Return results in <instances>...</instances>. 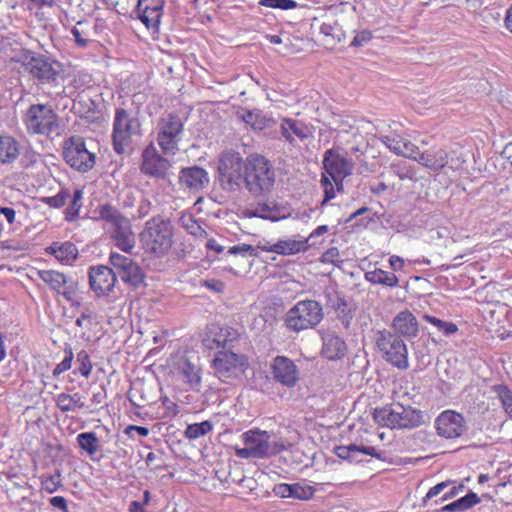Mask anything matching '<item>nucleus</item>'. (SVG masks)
<instances>
[{
	"mask_svg": "<svg viewBox=\"0 0 512 512\" xmlns=\"http://www.w3.org/2000/svg\"><path fill=\"white\" fill-rule=\"evenodd\" d=\"M164 0H138L137 15L148 28H157L163 14Z\"/></svg>",
	"mask_w": 512,
	"mask_h": 512,
	"instance_id": "24",
	"label": "nucleus"
},
{
	"mask_svg": "<svg viewBox=\"0 0 512 512\" xmlns=\"http://www.w3.org/2000/svg\"><path fill=\"white\" fill-rule=\"evenodd\" d=\"M322 163L321 185L324 190V204L335 198L336 191L343 188V180L352 174L353 163L334 149L325 151Z\"/></svg>",
	"mask_w": 512,
	"mask_h": 512,
	"instance_id": "1",
	"label": "nucleus"
},
{
	"mask_svg": "<svg viewBox=\"0 0 512 512\" xmlns=\"http://www.w3.org/2000/svg\"><path fill=\"white\" fill-rule=\"evenodd\" d=\"M239 118L247 125L256 130H263L271 126L273 120L266 117L260 110H242L238 113Z\"/></svg>",
	"mask_w": 512,
	"mask_h": 512,
	"instance_id": "34",
	"label": "nucleus"
},
{
	"mask_svg": "<svg viewBox=\"0 0 512 512\" xmlns=\"http://www.w3.org/2000/svg\"><path fill=\"white\" fill-rule=\"evenodd\" d=\"M179 180L187 188L199 191L209 183V176L205 169L194 166L182 169Z\"/></svg>",
	"mask_w": 512,
	"mask_h": 512,
	"instance_id": "26",
	"label": "nucleus"
},
{
	"mask_svg": "<svg viewBox=\"0 0 512 512\" xmlns=\"http://www.w3.org/2000/svg\"><path fill=\"white\" fill-rule=\"evenodd\" d=\"M273 253L289 256L307 250V241L303 237L299 239H283L274 243Z\"/></svg>",
	"mask_w": 512,
	"mask_h": 512,
	"instance_id": "33",
	"label": "nucleus"
},
{
	"mask_svg": "<svg viewBox=\"0 0 512 512\" xmlns=\"http://www.w3.org/2000/svg\"><path fill=\"white\" fill-rule=\"evenodd\" d=\"M373 339L378 351L387 362L401 370L409 367L407 346L398 335L382 329L374 332Z\"/></svg>",
	"mask_w": 512,
	"mask_h": 512,
	"instance_id": "7",
	"label": "nucleus"
},
{
	"mask_svg": "<svg viewBox=\"0 0 512 512\" xmlns=\"http://www.w3.org/2000/svg\"><path fill=\"white\" fill-rule=\"evenodd\" d=\"M202 285L216 293H222L225 288L224 282L218 279H206Z\"/></svg>",
	"mask_w": 512,
	"mask_h": 512,
	"instance_id": "61",
	"label": "nucleus"
},
{
	"mask_svg": "<svg viewBox=\"0 0 512 512\" xmlns=\"http://www.w3.org/2000/svg\"><path fill=\"white\" fill-rule=\"evenodd\" d=\"M64 352H65L64 359L60 363H58L53 370L54 376H59L60 374H62L63 372H65L71 368L72 361L74 358L72 348L71 347L66 348L64 350Z\"/></svg>",
	"mask_w": 512,
	"mask_h": 512,
	"instance_id": "54",
	"label": "nucleus"
},
{
	"mask_svg": "<svg viewBox=\"0 0 512 512\" xmlns=\"http://www.w3.org/2000/svg\"><path fill=\"white\" fill-rule=\"evenodd\" d=\"M391 169L393 173L400 179V180H411V181H417V171L415 167H413L410 164H407L406 162H398L396 164H393L391 166Z\"/></svg>",
	"mask_w": 512,
	"mask_h": 512,
	"instance_id": "45",
	"label": "nucleus"
},
{
	"mask_svg": "<svg viewBox=\"0 0 512 512\" xmlns=\"http://www.w3.org/2000/svg\"><path fill=\"white\" fill-rule=\"evenodd\" d=\"M143 135L138 113L116 108L113 119L112 144L114 151L124 154Z\"/></svg>",
	"mask_w": 512,
	"mask_h": 512,
	"instance_id": "4",
	"label": "nucleus"
},
{
	"mask_svg": "<svg viewBox=\"0 0 512 512\" xmlns=\"http://www.w3.org/2000/svg\"><path fill=\"white\" fill-rule=\"evenodd\" d=\"M63 156L72 168L86 172L95 164V156L86 148L83 138L71 137L64 144Z\"/></svg>",
	"mask_w": 512,
	"mask_h": 512,
	"instance_id": "13",
	"label": "nucleus"
},
{
	"mask_svg": "<svg viewBox=\"0 0 512 512\" xmlns=\"http://www.w3.org/2000/svg\"><path fill=\"white\" fill-rule=\"evenodd\" d=\"M423 319L432 324L437 328L439 332H441L444 336H450L458 332V327L453 322L443 321L437 317L425 314Z\"/></svg>",
	"mask_w": 512,
	"mask_h": 512,
	"instance_id": "44",
	"label": "nucleus"
},
{
	"mask_svg": "<svg viewBox=\"0 0 512 512\" xmlns=\"http://www.w3.org/2000/svg\"><path fill=\"white\" fill-rule=\"evenodd\" d=\"M280 130L282 136L290 143L296 139L303 141L310 136V130L303 122L291 118L282 120Z\"/></svg>",
	"mask_w": 512,
	"mask_h": 512,
	"instance_id": "30",
	"label": "nucleus"
},
{
	"mask_svg": "<svg viewBox=\"0 0 512 512\" xmlns=\"http://www.w3.org/2000/svg\"><path fill=\"white\" fill-rule=\"evenodd\" d=\"M97 213L115 245L125 253H130L135 247L136 239L129 219L110 204L99 205Z\"/></svg>",
	"mask_w": 512,
	"mask_h": 512,
	"instance_id": "3",
	"label": "nucleus"
},
{
	"mask_svg": "<svg viewBox=\"0 0 512 512\" xmlns=\"http://www.w3.org/2000/svg\"><path fill=\"white\" fill-rule=\"evenodd\" d=\"M373 418L381 426L396 429L395 405L375 409Z\"/></svg>",
	"mask_w": 512,
	"mask_h": 512,
	"instance_id": "39",
	"label": "nucleus"
},
{
	"mask_svg": "<svg viewBox=\"0 0 512 512\" xmlns=\"http://www.w3.org/2000/svg\"><path fill=\"white\" fill-rule=\"evenodd\" d=\"M76 361L79 364L78 371L79 373L88 378L92 371V363L90 360V356L85 350H81L77 353Z\"/></svg>",
	"mask_w": 512,
	"mask_h": 512,
	"instance_id": "52",
	"label": "nucleus"
},
{
	"mask_svg": "<svg viewBox=\"0 0 512 512\" xmlns=\"http://www.w3.org/2000/svg\"><path fill=\"white\" fill-rule=\"evenodd\" d=\"M243 447L235 446V454L242 459H263L276 455L289 446L288 441L279 439L271 440L267 431L250 429L241 435Z\"/></svg>",
	"mask_w": 512,
	"mask_h": 512,
	"instance_id": "2",
	"label": "nucleus"
},
{
	"mask_svg": "<svg viewBox=\"0 0 512 512\" xmlns=\"http://www.w3.org/2000/svg\"><path fill=\"white\" fill-rule=\"evenodd\" d=\"M392 327L407 338L416 337L419 331L418 321L409 310L399 312L392 321Z\"/></svg>",
	"mask_w": 512,
	"mask_h": 512,
	"instance_id": "28",
	"label": "nucleus"
},
{
	"mask_svg": "<svg viewBox=\"0 0 512 512\" xmlns=\"http://www.w3.org/2000/svg\"><path fill=\"white\" fill-rule=\"evenodd\" d=\"M23 123L27 133L31 135L49 136L59 127L57 114L45 104L31 105L23 116Z\"/></svg>",
	"mask_w": 512,
	"mask_h": 512,
	"instance_id": "10",
	"label": "nucleus"
},
{
	"mask_svg": "<svg viewBox=\"0 0 512 512\" xmlns=\"http://www.w3.org/2000/svg\"><path fill=\"white\" fill-rule=\"evenodd\" d=\"M493 393H495L496 397L501 402L503 409L512 414V392L505 385H494L491 387Z\"/></svg>",
	"mask_w": 512,
	"mask_h": 512,
	"instance_id": "46",
	"label": "nucleus"
},
{
	"mask_svg": "<svg viewBox=\"0 0 512 512\" xmlns=\"http://www.w3.org/2000/svg\"><path fill=\"white\" fill-rule=\"evenodd\" d=\"M141 160L140 170L143 174L156 178H166L171 167L170 161L157 151L153 143H150L142 151Z\"/></svg>",
	"mask_w": 512,
	"mask_h": 512,
	"instance_id": "15",
	"label": "nucleus"
},
{
	"mask_svg": "<svg viewBox=\"0 0 512 512\" xmlns=\"http://www.w3.org/2000/svg\"><path fill=\"white\" fill-rule=\"evenodd\" d=\"M323 319L321 305L314 300L297 302L285 316L286 327L294 332L314 328Z\"/></svg>",
	"mask_w": 512,
	"mask_h": 512,
	"instance_id": "9",
	"label": "nucleus"
},
{
	"mask_svg": "<svg viewBox=\"0 0 512 512\" xmlns=\"http://www.w3.org/2000/svg\"><path fill=\"white\" fill-rule=\"evenodd\" d=\"M372 39V33L369 30H362L358 32L351 42L353 47H361L367 44Z\"/></svg>",
	"mask_w": 512,
	"mask_h": 512,
	"instance_id": "58",
	"label": "nucleus"
},
{
	"mask_svg": "<svg viewBox=\"0 0 512 512\" xmlns=\"http://www.w3.org/2000/svg\"><path fill=\"white\" fill-rule=\"evenodd\" d=\"M56 406L62 412H73L78 408L85 406L84 397L79 393L74 394L60 393L55 398Z\"/></svg>",
	"mask_w": 512,
	"mask_h": 512,
	"instance_id": "35",
	"label": "nucleus"
},
{
	"mask_svg": "<svg viewBox=\"0 0 512 512\" xmlns=\"http://www.w3.org/2000/svg\"><path fill=\"white\" fill-rule=\"evenodd\" d=\"M359 446L355 444H350L348 446H339L336 447L335 453L336 455L345 460H349L351 462H360L361 460L358 458L359 456Z\"/></svg>",
	"mask_w": 512,
	"mask_h": 512,
	"instance_id": "50",
	"label": "nucleus"
},
{
	"mask_svg": "<svg viewBox=\"0 0 512 512\" xmlns=\"http://www.w3.org/2000/svg\"><path fill=\"white\" fill-rule=\"evenodd\" d=\"M329 231V227L327 225H320L316 229H314L308 237L304 238V241H307V249L309 247H315L322 243V241H318L317 238L326 234Z\"/></svg>",
	"mask_w": 512,
	"mask_h": 512,
	"instance_id": "56",
	"label": "nucleus"
},
{
	"mask_svg": "<svg viewBox=\"0 0 512 512\" xmlns=\"http://www.w3.org/2000/svg\"><path fill=\"white\" fill-rule=\"evenodd\" d=\"M3 215L9 224H13L16 220V212L10 207H0V216Z\"/></svg>",
	"mask_w": 512,
	"mask_h": 512,
	"instance_id": "64",
	"label": "nucleus"
},
{
	"mask_svg": "<svg viewBox=\"0 0 512 512\" xmlns=\"http://www.w3.org/2000/svg\"><path fill=\"white\" fill-rule=\"evenodd\" d=\"M248 216L258 217L265 220L279 221L285 218L281 210L273 204L261 203L253 209L247 211Z\"/></svg>",
	"mask_w": 512,
	"mask_h": 512,
	"instance_id": "36",
	"label": "nucleus"
},
{
	"mask_svg": "<svg viewBox=\"0 0 512 512\" xmlns=\"http://www.w3.org/2000/svg\"><path fill=\"white\" fill-rule=\"evenodd\" d=\"M274 184L275 172L269 160L259 154L247 157L243 186L254 196H264Z\"/></svg>",
	"mask_w": 512,
	"mask_h": 512,
	"instance_id": "5",
	"label": "nucleus"
},
{
	"mask_svg": "<svg viewBox=\"0 0 512 512\" xmlns=\"http://www.w3.org/2000/svg\"><path fill=\"white\" fill-rule=\"evenodd\" d=\"M259 5L273 9L292 10L298 6V3L294 0H260Z\"/></svg>",
	"mask_w": 512,
	"mask_h": 512,
	"instance_id": "53",
	"label": "nucleus"
},
{
	"mask_svg": "<svg viewBox=\"0 0 512 512\" xmlns=\"http://www.w3.org/2000/svg\"><path fill=\"white\" fill-rule=\"evenodd\" d=\"M109 262L125 283L138 286L143 281L142 271L132 258L112 251Z\"/></svg>",
	"mask_w": 512,
	"mask_h": 512,
	"instance_id": "18",
	"label": "nucleus"
},
{
	"mask_svg": "<svg viewBox=\"0 0 512 512\" xmlns=\"http://www.w3.org/2000/svg\"><path fill=\"white\" fill-rule=\"evenodd\" d=\"M117 276L113 269L100 265L89 270V283L97 296L108 295L115 287Z\"/></svg>",
	"mask_w": 512,
	"mask_h": 512,
	"instance_id": "19",
	"label": "nucleus"
},
{
	"mask_svg": "<svg viewBox=\"0 0 512 512\" xmlns=\"http://www.w3.org/2000/svg\"><path fill=\"white\" fill-rule=\"evenodd\" d=\"M380 141L394 154L411 158L415 152V144L399 135H381Z\"/></svg>",
	"mask_w": 512,
	"mask_h": 512,
	"instance_id": "31",
	"label": "nucleus"
},
{
	"mask_svg": "<svg viewBox=\"0 0 512 512\" xmlns=\"http://www.w3.org/2000/svg\"><path fill=\"white\" fill-rule=\"evenodd\" d=\"M41 489L46 491L47 493L56 492L61 486V473L57 470L54 474L51 475H41L40 476Z\"/></svg>",
	"mask_w": 512,
	"mask_h": 512,
	"instance_id": "47",
	"label": "nucleus"
},
{
	"mask_svg": "<svg viewBox=\"0 0 512 512\" xmlns=\"http://www.w3.org/2000/svg\"><path fill=\"white\" fill-rule=\"evenodd\" d=\"M480 502V498L474 492H469L464 497H461L452 503L443 506L440 512H462L470 509Z\"/></svg>",
	"mask_w": 512,
	"mask_h": 512,
	"instance_id": "37",
	"label": "nucleus"
},
{
	"mask_svg": "<svg viewBox=\"0 0 512 512\" xmlns=\"http://www.w3.org/2000/svg\"><path fill=\"white\" fill-rule=\"evenodd\" d=\"M24 65L26 70L42 82L55 80L57 72L52 64L42 56H35L30 52L24 54Z\"/></svg>",
	"mask_w": 512,
	"mask_h": 512,
	"instance_id": "23",
	"label": "nucleus"
},
{
	"mask_svg": "<svg viewBox=\"0 0 512 512\" xmlns=\"http://www.w3.org/2000/svg\"><path fill=\"white\" fill-rule=\"evenodd\" d=\"M70 198V192L67 189H61L55 196L44 197L42 202L52 208L63 207Z\"/></svg>",
	"mask_w": 512,
	"mask_h": 512,
	"instance_id": "51",
	"label": "nucleus"
},
{
	"mask_svg": "<svg viewBox=\"0 0 512 512\" xmlns=\"http://www.w3.org/2000/svg\"><path fill=\"white\" fill-rule=\"evenodd\" d=\"M322 354L329 360H338L344 357L347 346L344 340L334 332H325L322 335Z\"/></svg>",
	"mask_w": 512,
	"mask_h": 512,
	"instance_id": "27",
	"label": "nucleus"
},
{
	"mask_svg": "<svg viewBox=\"0 0 512 512\" xmlns=\"http://www.w3.org/2000/svg\"><path fill=\"white\" fill-rule=\"evenodd\" d=\"M247 366L248 360L245 355L229 350L219 351L213 360V367L220 379L243 372Z\"/></svg>",
	"mask_w": 512,
	"mask_h": 512,
	"instance_id": "14",
	"label": "nucleus"
},
{
	"mask_svg": "<svg viewBox=\"0 0 512 512\" xmlns=\"http://www.w3.org/2000/svg\"><path fill=\"white\" fill-rule=\"evenodd\" d=\"M396 429H413L423 424V415L420 410L411 406L395 404Z\"/></svg>",
	"mask_w": 512,
	"mask_h": 512,
	"instance_id": "25",
	"label": "nucleus"
},
{
	"mask_svg": "<svg viewBox=\"0 0 512 512\" xmlns=\"http://www.w3.org/2000/svg\"><path fill=\"white\" fill-rule=\"evenodd\" d=\"M79 447L92 456L99 450V439L94 432H84L77 435Z\"/></svg>",
	"mask_w": 512,
	"mask_h": 512,
	"instance_id": "40",
	"label": "nucleus"
},
{
	"mask_svg": "<svg viewBox=\"0 0 512 512\" xmlns=\"http://www.w3.org/2000/svg\"><path fill=\"white\" fill-rule=\"evenodd\" d=\"M319 29L321 34L327 37H332L334 39L337 38L338 40H340V28L336 21L324 22L321 24Z\"/></svg>",
	"mask_w": 512,
	"mask_h": 512,
	"instance_id": "57",
	"label": "nucleus"
},
{
	"mask_svg": "<svg viewBox=\"0 0 512 512\" xmlns=\"http://www.w3.org/2000/svg\"><path fill=\"white\" fill-rule=\"evenodd\" d=\"M140 241L146 253L162 257L173 244V229L169 221L161 217H153L145 223L140 233Z\"/></svg>",
	"mask_w": 512,
	"mask_h": 512,
	"instance_id": "6",
	"label": "nucleus"
},
{
	"mask_svg": "<svg viewBox=\"0 0 512 512\" xmlns=\"http://www.w3.org/2000/svg\"><path fill=\"white\" fill-rule=\"evenodd\" d=\"M170 373L174 381L180 384L184 391L199 392L201 390L202 369L187 357L181 356L175 359Z\"/></svg>",
	"mask_w": 512,
	"mask_h": 512,
	"instance_id": "12",
	"label": "nucleus"
},
{
	"mask_svg": "<svg viewBox=\"0 0 512 512\" xmlns=\"http://www.w3.org/2000/svg\"><path fill=\"white\" fill-rule=\"evenodd\" d=\"M156 131V140L163 154L176 155L184 132V123L181 118L174 114L161 117Z\"/></svg>",
	"mask_w": 512,
	"mask_h": 512,
	"instance_id": "11",
	"label": "nucleus"
},
{
	"mask_svg": "<svg viewBox=\"0 0 512 512\" xmlns=\"http://www.w3.org/2000/svg\"><path fill=\"white\" fill-rule=\"evenodd\" d=\"M290 484L288 483H280L277 484L273 491L276 496L281 498H290Z\"/></svg>",
	"mask_w": 512,
	"mask_h": 512,
	"instance_id": "63",
	"label": "nucleus"
},
{
	"mask_svg": "<svg viewBox=\"0 0 512 512\" xmlns=\"http://www.w3.org/2000/svg\"><path fill=\"white\" fill-rule=\"evenodd\" d=\"M46 254L53 255L60 263L64 265L72 264L77 256L78 249L72 242H53L45 248Z\"/></svg>",
	"mask_w": 512,
	"mask_h": 512,
	"instance_id": "29",
	"label": "nucleus"
},
{
	"mask_svg": "<svg viewBox=\"0 0 512 512\" xmlns=\"http://www.w3.org/2000/svg\"><path fill=\"white\" fill-rule=\"evenodd\" d=\"M71 201L66 209V220L73 221L75 220L80 213V210L83 205V191L82 189H76L71 196Z\"/></svg>",
	"mask_w": 512,
	"mask_h": 512,
	"instance_id": "42",
	"label": "nucleus"
},
{
	"mask_svg": "<svg viewBox=\"0 0 512 512\" xmlns=\"http://www.w3.org/2000/svg\"><path fill=\"white\" fill-rule=\"evenodd\" d=\"M410 159L418 162L430 171H440L448 164V152L440 146L431 147L423 152L415 146V152Z\"/></svg>",
	"mask_w": 512,
	"mask_h": 512,
	"instance_id": "21",
	"label": "nucleus"
},
{
	"mask_svg": "<svg viewBox=\"0 0 512 512\" xmlns=\"http://www.w3.org/2000/svg\"><path fill=\"white\" fill-rule=\"evenodd\" d=\"M365 278L372 284L384 285L387 287L398 286V277L391 272L384 271L382 269H375L365 274Z\"/></svg>",
	"mask_w": 512,
	"mask_h": 512,
	"instance_id": "38",
	"label": "nucleus"
},
{
	"mask_svg": "<svg viewBox=\"0 0 512 512\" xmlns=\"http://www.w3.org/2000/svg\"><path fill=\"white\" fill-rule=\"evenodd\" d=\"M437 434L445 439L459 438L466 430L464 417L453 410H445L435 420Z\"/></svg>",
	"mask_w": 512,
	"mask_h": 512,
	"instance_id": "17",
	"label": "nucleus"
},
{
	"mask_svg": "<svg viewBox=\"0 0 512 512\" xmlns=\"http://www.w3.org/2000/svg\"><path fill=\"white\" fill-rule=\"evenodd\" d=\"M237 337V331L230 327L212 326L206 332L203 344L210 350L228 349L233 346L232 343L237 340Z\"/></svg>",
	"mask_w": 512,
	"mask_h": 512,
	"instance_id": "22",
	"label": "nucleus"
},
{
	"mask_svg": "<svg viewBox=\"0 0 512 512\" xmlns=\"http://www.w3.org/2000/svg\"><path fill=\"white\" fill-rule=\"evenodd\" d=\"M228 253L231 255H241L242 257L257 256L256 249L249 244H239L229 248Z\"/></svg>",
	"mask_w": 512,
	"mask_h": 512,
	"instance_id": "55",
	"label": "nucleus"
},
{
	"mask_svg": "<svg viewBox=\"0 0 512 512\" xmlns=\"http://www.w3.org/2000/svg\"><path fill=\"white\" fill-rule=\"evenodd\" d=\"M334 307L337 318L341 321L345 329H349L354 317L352 308L342 298L337 299V304Z\"/></svg>",
	"mask_w": 512,
	"mask_h": 512,
	"instance_id": "41",
	"label": "nucleus"
},
{
	"mask_svg": "<svg viewBox=\"0 0 512 512\" xmlns=\"http://www.w3.org/2000/svg\"><path fill=\"white\" fill-rule=\"evenodd\" d=\"M20 155V144L11 135H0V164H12Z\"/></svg>",
	"mask_w": 512,
	"mask_h": 512,
	"instance_id": "32",
	"label": "nucleus"
},
{
	"mask_svg": "<svg viewBox=\"0 0 512 512\" xmlns=\"http://www.w3.org/2000/svg\"><path fill=\"white\" fill-rule=\"evenodd\" d=\"M322 262L328 264H336L341 262L340 252L336 247L329 248L322 255Z\"/></svg>",
	"mask_w": 512,
	"mask_h": 512,
	"instance_id": "59",
	"label": "nucleus"
},
{
	"mask_svg": "<svg viewBox=\"0 0 512 512\" xmlns=\"http://www.w3.org/2000/svg\"><path fill=\"white\" fill-rule=\"evenodd\" d=\"M37 274L52 290L63 295L68 301L72 300L77 290L75 281L55 270H39Z\"/></svg>",
	"mask_w": 512,
	"mask_h": 512,
	"instance_id": "20",
	"label": "nucleus"
},
{
	"mask_svg": "<svg viewBox=\"0 0 512 512\" xmlns=\"http://www.w3.org/2000/svg\"><path fill=\"white\" fill-rule=\"evenodd\" d=\"M245 165L239 152L234 150L224 151L219 159V181L226 191L236 192L243 187L245 178Z\"/></svg>",
	"mask_w": 512,
	"mask_h": 512,
	"instance_id": "8",
	"label": "nucleus"
},
{
	"mask_svg": "<svg viewBox=\"0 0 512 512\" xmlns=\"http://www.w3.org/2000/svg\"><path fill=\"white\" fill-rule=\"evenodd\" d=\"M180 221L189 234L198 238H206V231L192 216H182Z\"/></svg>",
	"mask_w": 512,
	"mask_h": 512,
	"instance_id": "49",
	"label": "nucleus"
},
{
	"mask_svg": "<svg viewBox=\"0 0 512 512\" xmlns=\"http://www.w3.org/2000/svg\"><path fill=\"white\" fill-rule=\"evenodd\" d=\"M213 425L210 421H203L200 423H193L186 427L185 429V437L188 439H198L202 436H205L210 431H212Z\"/></svg>",
	"mask_w": 512,
	"mask_h": 512,
	"instance_id": "43",
	"label": "nucleus"
},
{
	"mask_svg": "<svg viewBox=\"0 0 512 512\" xmlns=\"http://www.w3.org/2000/svg\"><path fill=\"white\" fill-rule=\"evenodd\" d=\"M273 379L287 388H293L300 380V371L294 361L286 356H276L271 363Z\"/></svg>",
	"mask_w": 512,
	"mask_h": 512,
	"instance_id": "16",
	"label": "nucleus"
},
{
	"mask_svg": "<svg viewBox=\"0 0 512 512\" xmlns=\"http://www.w3.org/2000/svg\"><path fill=\"white\" fill-rule=\"evenodd\" d=\"M49 503L52 507L59 509L62 512H68L67 500L62 496H54L50 498Z\"/></svg>",
	"mask_w": 512,
	"mask_h": 512,
	"instance_id": "62",
	"label": "nucleus"
},
{
	"mask_svg": "<svg viewBox=\"0 0 512 512\" xmlns=\"http://www.w3.org/2000/svg\"><path fill=\"white\" fill-rule=\"evenodd\" d=\"M450 484H451V482H449V481H445V482H441V483L436 484L435 486H433L432 488L429 489V491L427 492V494L425 496V500L424 501L426 502L427 500H430V499L438 496Z\"/></svg>",
	"mask_w": 512,
	"mask_h": 512,
	"instance_id": "60",
	"label": "nucleus"
},
{
	"mask_svg": "<svg viewBox=\"0 0 512 512\" xmlns=\"http://www.w3.org/2000/svg\"><path fill=\"white\" fill-rule=\"evenodd\" d=\"M290 498L298 500H308L314 494V488L305 483H292L290 484Z\"/></svg>",
	"mask_w": 512,
	"mask_h": 512,
	"instance_id": "48",
	"label": "nucleus"
}]
</instances>
